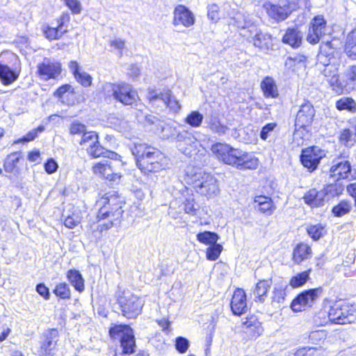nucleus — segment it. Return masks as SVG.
Instances as JSON below:
<instances>
[{
	"mask_svg": "<svg viewBox=\"0 0 356 356\" xmlns=\"http://www.w3.org/2000/svg\"><path fill=\"white\" fill-rule=\"evenodd\" d=\"M115 299L122 315L127 318H136L141 313L145 303L143 299L129 291H118Z\"/></svg>",
	"mask_w": 356,
	"mask_h": 356,
	"instance_id": "nucleus-5",
	"label": "nucleus"
},
{
	"mask_svg": "<svg viewBox=\"0 0 356 356\" xmlns=\"http://www.w3.org/2000/svg\"><path fill=\"white\" fill-rule=\"evenodd\" d=\"M37 292L46 300L49 298V289L43 284H38L36 286Z\"/></svg>",
	"mask_w": 356,
	"mask_h": 356,
	"instance_id": "nucleus-61",
	"label": "nucleus"
},
{
	"mask_svg": "<svg viewBox=\"0 0 356 356\" xmlns=\"http://www.w3.org/2000/svg\"><path fill=\"white\" fill-rule=\"evenodd\" d=\"M328 318L332 323L339 325L349 324L356 320L355 308L347 304H334L328 312Z\"/></svg>",
	"mask_w": 356,
	"mask_h": 356,
	"instance_id": "nucleus-7",
	"label": "nucleus"
},
{
	"mask_svg": "<svg viewBox=\"0 0 356 356\" xmlns=\"http://www.w3.org/2000/svg\"><path fill=\"white\" fill-rule=\"evenodd\" d=\"M326 21L322 16L315 17L311 22L308 33L307 35V41L316 44L318 42L324 43L322 40L325 35ZM325 44H331L330 41L325 42Z\"/></svg>",
	"mask_w": 356,
	"mask_h": 356,
	"instance_id": "nucleus-10",
	"label": "nucleus"
},
{
	"mask_svg": "<svg viewBox=\"0 0 356 356\" xmlns=\"http://www.w3.org/2000/svg\"><path fill=\"white\" fill-rule=\"evenodd\" d=\"M285 285H275L271 296L272 304L281 303L284 300L285 298Z\"/></svg>",
	"mask_w": 356,
	"mask_h": 356,
	"instance_id": "nucleus-44",
	"label": "nucleus"
},
{
	"mask_svg": "<svg viewBox=\"0 0 356 356\" xmlns=\"http://www.w3.org/2000/svg\"><path fill=\"white\" fill-rule=\"evenodd\" d=\"M163 92H159L157 90L149 88L147 97L150 103L152 104H157L158 106L161 105V98L163 97Z\"/></svg>",
	"mask_w": 356,
	"mask_h": 356,
	"instance_id": "nucleus-51",
	"label": "nucleus"
},
{
	"mask_svg": "<svg viewBox=\"0 0 356 356\" xmlns=\"http://www.w3.org/2000/svg\"><path fill=\"white\" fill-rule=\"evenodd\" d=\"M315 352V348L302 347L291 350L290 356H314Z\"/></svg>",
	"mask_w": 356,
	"mask_h": 356,
	"instance_id": "nucleus-52",
	"label": "nucleus"
},
{
	"mask_svg": "<svg viewBox=\"0 0 356 356\" xmlns=\"http://www.w3.org/2000/svg\"><path fill=\"white\" fill-rule=\"evenodd\" d=\"M44 130V127L42 125L39 126L36 129L29 131L24 136L19 138L14 141V144H18L22 143H28L33 140L38 136V134L42 133Z\"/></svg>",
	"mask_w": 356,
	"mask_h": 356,
	"instance_id": "nucleus-43",
	"label": "nucleus"
},
{
	"mask_svg": "<svg viewBox=\"0 0 356 356\" xmlns=\"http://www.w3.org/2000/svg\"><path fill=\"white\" fill-rule=\"evenodd\" d=\"M351 208L352 204L350 202L342 200L332 208V212L334 216L341 217L348 213Z\"/></svg>",
	"mask_w": 356,
	"mask_h": 356,
	"instance_id": "nucleus-42",
	"label": "nucleus"
},
{
	"mask_svg": "<svg viewBox=\"0 0 356 356\" xmlns=\"http://www.w3.org/2000/svg\"><path fill=\"white\" fill-rule=\"evenodd\" d=\"M58 338V332L56 329H51L44 332L37 350V355L38 356H53Z\"/></svg>",
	"mask_w": 356,
	"mask_h": 356,
	"instance_id": "nucleus-11",
	"label": "nucleus"
},
{
	"mask_svg": "<svg viewBox=\"0 0 356 356\" xmlns=\"http://www.w3.org/2000/svg\"><path fill=\"white\" fill-rule=\"evenodd\" d=\"M295 66L298 72L300 70H305L306 68V57L303 55L293 56Z\"/></svg>",
	"mask_w": 356,
	"mask_h": 356,
	"instance_id": "nucleus-60",
	"label": "nucleus"
},
{
	"mask_svg": "<svg viewBox=\"0 0 356 356\" xmlns=\"http://www.w3.org/2000/svg\"><path fill=\"white\" fill-rule=\"evenodd\" d=\"M211 151L219 161L241 170H254L259 165L258 159L252 154L227 143H216L211 146Z\"/></svg>",
	"mask_w": 356,
	"mask_h": 356,
	"instance_id": "nucleus-1",
	"label": "nucleus"
},
{
	"mask_svg": "<svg viewBox=\"0 0 356 356\" xmlns=\"http://www.w3.org/2000/svg\"><path fill=\"white\" fill-rule=\"evenodd\" d=\"M70 21V15L68 12H64L58 19V27L60 33H66L67 31V24Z\"/></svg>",
	"mask_w": 356,
	"mask_h": 356,
	"instance_id": "nucleus-53",
	"label": "nucleus"
},
{
	"mask_svg": "<svg viewBox=\"0 0 356 356\" xmlns=\"http://www.w3.org/2000/svg\"><path fill=\"white\" fill-rule=\"evenodd\" d=\"M323 229L320 225H312L307 228V233L314 241H317L323 236Z\"/></svg>",
	"mask_w": 356,
	"mask_h": 356,
	"instance_id": "nucleus-54",
	"label": "nucleus"
},
{
	"mask_svg": "<svg viewBox=\"0 0 356 356\" xmlns=\"http://www.w3.org/2000/svg\"><path fill=\"white\" fill-rule=\"evenodd\" d=\"M130 149L135 156L137 167L145 175L158 172L167 166L166 157L153 147L145 143H134Z\"/></svg>",
	"mask_w": 356,
	"mask_h": 356,
	"instance_id": "nucleus-2",
	"label": "nucleus"
},
{
	"mask_svg": "<svg viewBox=\"0 0 356 356\" xmlns=\"http://www.w3.org/2000/svg\"><path fill=\"white\" fill-rule=\"evenodd\" d=\"M330 176L337 179H355V173L353 172L350 163L348 161L337 159L333 161V164L330 170Z\"/></svg>",
	"mask_w": 356,
	"mask_h": 356,
	"instance_id": "nucleus-15",
	"label": "nucleus"
},
{
	"mask_svg": "<svg viewBox=\"0 0 356 356\" xmlns=\"http://www.w3.org/2000/svg\"><path fill=\"white\" fill-rule=\"evenodd\" d=\"M81 222V217L79 213L72 212L68 215L64 220V225L69 229H73L77 226Z\"/></svg>",
	"mask_w": 356,
	"mask_h": 356,
	"instance_id": "nucleus-49",
	"label": "nucleus"
},
{
	"mask_svg": "<svg viewBox=\"0 0 356 356\" xmlns=\"http://www.w3.org/2000/svg\"><path fill=\"white\" fill-rule=\"evenodd\" d=\"M72 89V88L70 85H63L56 90L54 92V95L59 98H62L65 93L68 92Z\"/></svg>",
	"mask_w": 356,
	"mask_h": 356,
	"instance_id": "nucleus-63",
	"label": "nucleus"
},
{
	"mask_svg": "<svg viewBox=\"0 0 356 356\" xmlns=\"http://www.w3.org/2000/svg\"><path fill=\"white\" fill-rule=\"evenodd\" d=\"M312 253L311 248L306 243H300L296 245L293 252V259L296 264H300L307 259Z\"/></svg>",
	"mask_w": 356,
	"mask_h": 356,
	"instance_id": "nucleus-35",
	"label": "nucleus"
},
{
	"mask_svg": "<svg viewBox=\"0 0 356 356\" xmlns=\"http://www.w3.org/2000/svg\"><path fill=\"white\" fill-rule=\"evenodd\" d=\"M336 108L339 111L346 110L350 113H355L356 102L350 97H342L336 102Z\"/></svg>",
	"mask_w": 356,
	"mask_h": 356,
	"instance_id": "nucleus-39",
	"label": "nucleus"
},
{
	"mask_svg": "<svg viewBox=\"0 0 356 356\" xmlns=\"http://www.w3.org/2000/svg\"><path fill=\"white\" fill-rule=\"evenodd\" d=\"M325 156L323 150L318 147H308L302 150L300 155V161L304 167L309 171L312 172L316 170L321 160Z\"/></svg>",
	"mask_w": 356,
	"mask_h": 356,
	"instance_id": "nucleus-12",
	"label": "nucleus"
},
{
	"mask_svg": "<svg viewBox=\"0 0 356 356\" xmlns=\"http://www.w3.org/2000/svg\"><path fill=\"white\" fill-rule=\"evenodd\" d=\"M55 295L62 299H69L71 296V291L67 284L65 282L58 284L54 290Z\"/></svg>",
	"mask_w": 356,
	"mask_h": 356,
	"instance_id": "nucleus-45",
	"label": "nucleus"
},
{
	"mask_svg": "<svg viewBox=\"0 0 356 356\" xmlns=\"http://www.w3.org/2000/svg\"><path fill=\"white\" fill-rule=\"evenodd\" d=\"M44 166L45 171L49 175L56 172L58 168L57 162L54 159H49L44 163Z\"/></svg>",
	"mask_w": 356,
	"mask_h": 356,
	"instance_id": "nucleus-59",
	"label": "nucleus"
},
{
	"mask_svg": "<svg viewBox=\"0 0 356 356\" xmlns=\"http://www.w3.org/2000/svg\"><path fill=\"white\" fill-rule=\"evenodd\" d=\"M111 164L112 162L108 160L99 162L93 166V172L106 179L115 181L120 179L121 175L114 172Z\"/></svg>",
	"mask_w": 356,
	"mask_h": 356,
	"instance_id": "nucleus-22",
	"label": "nucleus"
},
{
	"mask_svg": "<svg viewBox=\"0 0 356 356\" xmlns=\"http://www.w3.org/2000/svg\"><path fill=\"white\" fill-rule=\"evenodd\" d=\"M222 250V246L219 243L211 245L207 250V258L210 261H216Z\"/></svg>",
	"mask_w": 356,
	"mask_h": 356,
	"instance_id": "nucleus-46",
	"label": "nucleus"
},
{
	"mask_svg": "<svg viewBox=\"0 0 356 356\" xmlns=\"http://www.w3.org/2000/svg\"><path fill=\"white\" fill-rule=\"evenodd\" d=\"M184 194L183 193L178 198L170 202V209L171 210L178 207V213L184 212L191 216H196L200 209V206L195 202L194 195L190 194L188 189H186Z\"/></svg>",
	"mask_w": 356,
	"mask_h": 356,
	"instance_id": "nucleus-9",
	"label": "nucleus"
},
{
	"mask_svg": "<svg viewBox=\"0 0 356 356\" xmlns=\"http://www.w3.org/2000/svg\"><path fill=\"white\" fill-rule=\"evenodd\" d=\"M261 88L266 98H277L279 95L277 85L272 77H265L261 83Z\"/></svg>",
	"mask_w": 356,
	"mask_h": 356,
	"instance_id": "nucleus-32",
	"label": "nucleus"
},
{
	"mask_svg": "<svg viewBox=\"0 0 356 356\" xmlns=\"http://www.w3.org/2000/svg\"><path fill=\"white\" fill-rule=\"evenodd\" d=\"M20 69H13L0 63V79L4 86H9L16 81L20 74Z\"/></svg>",
	"mask_w": 356,
	"mask_h": 356,
	"instance_id": "nucleus-24",
	"label": "nucleus"
},
{
	"mask_svg": "<svg viewBox=\"0 0 356 356\" xmlns=\"http://www.w3.org/2000/svg\"><path fill=\"white\" fill-rule=\"evenodd\" d=\"M308 278L309 273L307 271L302 272L291 279L290 284L294 288L300 287L307 282Z\"/></svg>",
	"mask_w": 356,
	"mask_h": 356,
	"instance_id": "nucleus-48",
	"label": "nucleus"
},
{
	"mask_svg": "<svg viewBox=\"0 0 356 356\" xmlns=\"http://www.w3.org/2000/svg\"><path fill=\"white\" fill-rule=\"evenodd\" d=\"M325 333L323 330H316L313 331L309 334L310 340L316 341L317 340H321L325 339Z\"/></svg>",
	"mask_w": 356,
	"mask_h": 356,
	"instance_id": "nucleus-62",
	"label": "nucleus"
},
{
	"mask_svg": "<svg viewBox=\"0 0 356 356\" xmlns=\"http://www.w3.org/2000/svg\"><path fill=\"white\" fill-rule=\"evenodd\" d=\"M86 127L83 124L79 123L78 122H74L70 124V133L72 135L75 134H83L86 132Z\"/></svg>",
	"mask_w": 356,
	"mask_h": 356,
	"instance_id": "nucleus-57",
	"label": "nucleus"
},
{
	"mask_svg": "<svg viewBox=\"0 0 356 356\" xmlns=\"http://www.w3.org/2000/svg\"><path fill=\"white\" fill-rule=\"evenodd\" d=\"M264 7L268 16L277 21L284 20L290 13L289 7L286 5L279 6L268 2L264 5Z\"/></svg>",
	"mask_w": 356,
	"mask_h": 356,
	"instance_id": "nucleus-23",
	"label": "nucleus"
},
{
	"mask_svg": "<svg viewBox=\"0 0 356 356\" xmlns=\"http://www.w3.org/2000/svg\"><path fill=\"white\" fill-rule=\"evenodd\" d=\"M190 179L193 189L201 195L211 197L220 192L218 181L211 173L198 170L191 175Z\"/></svg>",
	"mask_w": 356,
	"mask_h": 356,
	"instance_id": "nucleus-4",
	"label": "nucleus"
},
{
	"mask_svg": "<svg viewBox=\"0 0 356 356\" xmlns=\"http://www.w3.org/2000/svg\"><path fill=\"white\" fill-rule=\"evenodd\" d=\"M302 34L296 28L288 29L282 38L284 43L287 44H300Z\"/></svg>",
	"mask_w": 356,
	"mask_h": 356,
	"instance_id": "nucleus-37",
	"label": "nucleus"
},
{
	"mask_svg": "<svg viewBox=\"0 0 356 356\" xmlns=\"http://www.w3.org/2000/svg\"><path fill=\"white\" fill-rule=\"evenodd\" d=\"M175 348L181 354L185 353L190 346L189 341L184 337H178L175 339Z\"/></svg>",
	"mask_w": 356,
	"mask_h": 356,
	"instance_id": "nucleus-50",
	"label": "nucleus"
},
{
	"mask_svg": "<svg viewBox=\"0 0 356 356\" xmlns=\"http://www.w3.org/2000/svg\"><path fill=\"white\" fill-rule=\"evenodd\" d=\"M22 159L21 152H15L7 156L3 163V168L6 172L17 175L19 173L17 164Z\"/></svg>",
	"mask_w": 356,
	"mask_h": 356,
	"instance_id": "nucleus-30",
	"label": "nucleus"
},
{
	"mask_svg": "<svg viewBox=\"0 0 356 356\" xmlns=\"http://www.w3.org/2000/svg\"><path fill=\"white\" fill-rule=\"evenodd\" d=\"M80 145L86 149L88 153L94 158L99 156L110 157L114 153L106 151L98 141V135L95 131H86L81 137Z\"/></svg>",
	"mask_w": 356,
	"mask_h": 356,
	"instance_id": "nucleus-8",
	"label": "nucleus"
},
{
	"mask_svg": "<svg viewBox=\"0 0 356 356\" xmlns=\"http://www.w3.org/2000/svg\"><path fill=\"white\" fill-rule=\"evenodd\" d=\"M113 96L124 105H132L138 99L136 91L131 85L124 83L113 85Z\"/></svg>",
	"mask_w": 356,
	"mask_h": 356,
	"instance_id": "nucleus-13",
	"label": "nucleus"
},
{
	"mask_svg": "<svg viewBox=\"0 0 356 356\" xmlns=\"http://www.w3.org/2000/svg\"><path fill=\"white\" fill-rule=\"evenodd\" d=\"M305 204L312 207H318L324 204V193L321 191H317L316 188H312L307 191L304 197Z\"/></svg>",
	"mask_w": 356,
	"mask_h": 356,
	"instance_id": "nucleus-27",
	"label": "nucleus"
},
{
	"mask_svg": "<svg viewBox=\"0 0 356 356\" xmlns=\"http://www.w3.org/2000/svg\"><path fill=\"white\" fill-rule=\"evenodd\" d=\"M323 74L326 78L332 90L337 94H341L343 92V86L339 81V75L334 67H326L323 71Z\"/></svg>",
	"mask_w": 356,
	"mask_h": 356,
	"instance_id": "nucleus-25",
	"label": "nucleus"
},
{
	"mask_svg": "<svg viewBox=\"0 0 356 356\" xmlns=\"http://www.w3.org/2000/svg\"><path fill=\"white\" fill-rule=\"evenodd\" d=\"M109 334L112 339L120 342L124 354L130 355L135 352V337L134 331L129 325L115 324L110 327Z\"/></svg>",
	"mask_w": 356,
	"mask_h": 356,
	"instance_id": "nucleus-6",
	"label": "nucleus"
},
{
	"mask_svg": "<svg viewBox=\"0 0 356 356\" xmlns=\"http://www.w3.org/2000/svg\"><path fill=\"white\" fill-rule=\"evenodd\" d=\"M175 140L179 143V149L186 156H191L196 150V145L198 141L188 131H176Z\"/></svg>",
	"mask_w": 356,
	"mask_h": 356,
	"instance_id": "nucleus-17",
	"label": "nucleus"
},
{
	"mask_svg": "<svg viewBox=\"0 0 356 356\" xmlns=\"http://www.w3.org/2000/svg\"><path fill=\"white\" fill-rule=\"evenodd\" d=\"M207 128L209 129L212 133L216 134L218 136H222L226 134L228 128L223 124L218 115L211 114L208 116L205 120Z\"/></svg>",
	"mask_w": 356,
	"mask_h": 356,
	"instance_id": "nucleus-28",
	"label": "nucleus"
},
{
	"mask_svg": "<svg viewBox=\"0 0 356 356\" xmlns=\"http://www.w3.org/2000/svg\"><path fill=\"white\" fill-rule=\"evenodd\" d=\"M161 98V107H169L174 112H177L180 109V104L175 99L172 98L171 91L168 90L163 92Z\"/></svg>",
	"mask_w": 356,
	"mask_h": 356,
	"instance_id": "nucleus-38",
	"label": "nucleus"
},
{
	"mask_svg": "<svg viewBox=\"0 0 356 356\" xmlns=\"http://www.w3.org/2000/svg\"><path fill=\"white\" fill-rule=\"evenodd\" d=\"M97 205L101 207L97 216V229L100 232L120 224L123 210L122 202L118 197L110 193H106L97 201Z\"/></svg>",
	"mask_w": 356,
	"mask_h": 356,
	"instance_id": "nucleus-3",
	"label": "nucleus"
},
{
	"mask_svg": "<svg viewBox=\"0 0 356 356\" xmlns=\"http://www.w3.org/2000/svg\"><path fill=\"white\" fill-rule=\"evenodd\" d=\"M275 127L276 124L273 122L268 123L264 126L260 131L259 136L261 139L266 140L270 136V134L273 131Z\"/></svg>",
	"mask_w": 356,
	"mask_h": 356,
	"instance_id": "nucleus-56",
	"label": "nucleus"
},
{
	"mask_svg": "<svg viewBox=\"0 0 356 356\" xmlns=\"http://www.w3.org/2000/svg\"><path fill=\"white\" fill-rule=\"evenodd\" d=\"M173 15L172 24L175 26L182 25L188 28L195 23V19L193 13L184 6H177L174 10Z\"/></svg>",
	"mask_w": 356,
	"mask_h": 356,
	"instance_id": "nucleus-19",
	"label": "nucleus"
},
{
	"mask_svg": "<svg viewBox=\"0 0 356 356\" xmlns=\"http://www.w3.org/2000/svg\"><path fill=\"white\" fill-rule=\"evenodd\" d=\"M70 72L73 74L75 79L83 87H88L92 83V77L86 72L81 71L79 63L76 61H71L69 64Z\"/></svg>",
	"mask_w": 356,
	"mask_h": 356,
	"instance_id": "nucleus-26",
	"label": "nucleus"
},
{
	"mask_svg": "<svg viewBox=\"0 0 356 356\" xmlns=\"http://www.w3.org/2000/svg\"><path fill=\"white\" fill-rule=\"evenodd\" d=\"M241 327L251 337H257L263 332V327L258 318L254 315L248 316L241 320Z\"/></svg>",
	"mask_w": 356,
	"mask_h": 356,
	"instance_id": "nucleus-21",
	"label": "nucleus"
},
{
	"mask_svg": "<svg viewBox=\"0 0 356 356\" xmlns=\"http://www.w3.org/2000/svg\"><path fill=\"white\" fill-rule=\"evenodd\" d=\"M315 115V110L313 105L309 102L302 104L296 115V129H305L310 126Z\"/></svg>",
	"mask_w": 356,
	"mask_h": 356,
	"instance_id": "nucleus-16",
	"label": "nucleus"
},
{
	"mask_svg": "<svg viewBox=\"0 0 356 356\" xmlns=\"http://www.w3.org/2000/svg\"><path fill=\"white\" fill-rule=\"evenodd\" d=\"M177 129L175 127L169 124H165L162 127L161 134L162 137L166 139L174 138L176 134Z\"/></svg>",
	"mask_w": 356,
	"mask_h": 356,
	"instance_id": "nucleus-58",
	"label": "nucleus"
},
{
	"mask_svg": "<svg viewBox=\"0 0 356 356\" xmlns=\"http://www.w3.org/2000/svg\"><path fill=\"white\" fill-rule=\"evenodd\" d=\"M196 237L199 242L210 245L217 243L219 239V236L216 233L209 231L200 232L197 234Z\"/></svg>",
	"mask_w": 356,
	"mask_h": 356,
	"instance_id": "nucleus-40",
	"label": "nucleus"
},
{
	"mask_svg": "<svg viewBox=\"0 0 356 356\" xmlns=\"http://www.w3.org/2000/svg\"><path fill=\"white\" fill-rule=\"evenodd\" d=\"M271 284L270 280H262L257 282L253 290L254 301L264 302Z\"/></svg>",
	"mask_w": 356,
	"mask_h": 356,
	"instance_id": "nucleus-29",
	"label": "nucleus"
},
{
	"mask_svg": "<svg viewBox=\"0 0 356 356\" xmlns=\"http://www.w3.org/2000/svg\"><path fill=\"white\" fill-rule=\"evenodd\" d=\"M334 49L333 46H320V52L317 55V60L329 67L330 62L334 58Z\"/></svg>",
	"mask_w": 356,
	"mask_h": 356,
	"instance_id": "nucleus-36",
	"label": "nucleus"
},
{
	"mask_svg": "<svg viewBox=\"0 0 356 356\" xmlns=\"http://www.w3.org/2000/svg\"><path fill=\"white\" fill-rule=\"evenodd\" d=\"M355 135L353 131L349 129H343L340 135V142L347 147L353 145L355 143Z\"/></svg>",
	"mask_w": 356,
	"mask_h": 356,
	"instance_id": "nucleus-47",
	"label": "nucleus"
},
{
	"mask_svg": "<svg viewBox=\"0 0 356 356\" xmlns=\"http://www.w3.org/2000/svg\"><path fill=\"white\" fill-rule=\"evenodd\" d=\"M344 184L339 179L332 184L326 185L322 190V192L324 193V198L330 200V198L340 195L344 191Z\"/></svg>",
	"mask_w": 356,
	"mask_h": 356,
	"instance_id": "nucleus-34",
	"label": "nucleus"
},
{
	"mask_svg": "<svg viewBox=\"0 0 356 356\" xmlns=\"http://www.w3.org/2000/svg\"><path fill=\"white\" fill-rule=\"evenodd\" d=\"M230 307L236 316H241L248 311L247 297L243 289L238 288L234 291Z\"/></svg>",
	"mask_w": 356,
	"mask_h": 356,
	"instance_id": "nucleus-20",
	"label": "nucleus"
},
{
	"mask_svg": "<svg viewBox=\"0 0 356 356\" xmlns=\"http://www.w3.org/2000/svg\"><path fill=\"white\" fill-rule=\"evenodd\" d=\"M322 293L321 288L305 290L298 294L291 302V307L295 312H300L306 306H312Z\"/></svg>",
	"mask_w": 356,
	"mask_h": 356,
	"instance_id": "nucleus-14",
	"label": "nucleus"
},
{
	"mask_svg": "<svg viewBox=\"0 0 356 356\" xmlns=\"http://www.w3.org/2000/svg\"><path fill=\"white\" fill-rule=\"evenodd\" d=\"M67 278L71 285L78 292L81 293L85 289L84 279L81 273L75 269H70L67 272Z\"/></svg>",
	"mask_w": 356,
	"mask_h": 356,
	"instance_id": "nucleus-33",
	"label": "nucleus"
},
{
	"mask_svg": "<svg viewBox=\"0 0 356 356\" xmlns=\"http://www.w3.org/2000/svg\"><path fill=\"white\" fill-rule=\"evenodd\" d=\"M254 203L257 204V206H254V207H257L261 213L266 216H270L275 209L271 198L266 196L255 197Z\"/></svg>",
	"mask_w": 356,
	"mask_h": 356,
	"instance_id": "nucleus-31",
	"label": "nucleus"
},
{
	"mask_svg": "<svg viewBox=\"0 0 356 356\" xmlns=\"http://www.w3.org/2000/svg\"><path fill=\"white\" fill-rule=\"evenodd\" d=\"M217 8V6L212 5L208 10V17L214 22H216L218 19V13Z\"/></svg>",
	"mask_w": 356,
	"mask_h": 356,
	"instance_id": "nucleus-64",
	"label": "nucleus"
},
{
	"mask_svg": "<svg viewBox=\"0 0 356 356\" xmlns=\"http://www.w3.org/2000/svg\"><path fill=\"white\" fill-rule=\"evenodd\" d=\"M204 116L197 111H191L185 118L184 122L192 127L197 128L201 126Z\"/></svg>",
	"mask_w": 356,
	"mask_h": 356,
	"instance_id": "nucleus-41",
	"label": "nucleus"
},
{
	"mask_svg": "<svg viewBox=\"0 0 356 356\" xmlns=\"http://www.w3.org/2000/svg\"><path fill=\"white\" fill-rule=\"evenodd\" d=\"M65 33H60V29L48 27L44 31V36L49 40L59 39Z\"/></svg>",
	"mask_w": 356,
	"mask_h": 356,
	"instance_id": "nucleus-55",
	"label": "nucleus"
},
{
	"mask_svg": "<svg viewBox=\"0 0 356 356\" xmlns=\"http://www.w3.org/2000/svg\"><path fill=\"white\" fill-rule=\"evenodd\" d=\"M61 72L60 63L44 58L43 62L38 65V73L40 77L43 80L56 79Z\"/></svg>",
	"mask_w": 356,
	"mask_h": 356,
	"instance_id": "nucleus-18",
	"label": "nucleus"
}]
</instances>
